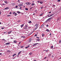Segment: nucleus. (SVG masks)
I'll return each instance as SVG.
<instances>
[{
	"instance_id": "nucleus-18",
	"label": "nucleus",
	"mask_w": 61,
	"mask_h": 61,
	"mask_svg": "<svg viewBox=\"0 0 61 61\" xmlns=\"http://www.w3.org/2000/svg\"><path fill=\"white\" fill-rule=\"evenodd\" d=\"M35 5V3H33L31 5L32 6L34 5Z\"/></svg>"
},
{
	"instance_id": "nucleus-52",
	"label": "nucleus",
	"mask_w": 61,
	"mask_h": 61,
	"mask_svg": "<svg viewBox=\"0 0 61 61\" xmlns=\"http://www.w3.org/2000/svg\"><path fill=\"white\" fill-rule=\"evenodd\" d=\"M47 16H49V15H47Z\"/></svg>"
},
{
	"instance_id": "nucleus-30",
	"label": "nucleus",
	"mask_w": 61,
	"mask_h": 61,
	"mask_svg": "<svg viewBox=\"0 0 61 61\" xmlns=\"http://www.w3.org/2000/svg\"><path fill=\"white\" fill-rule=\"evenodd\" d=\"M31 39H30L29 41V42H31Z\"/></svg>"
},
{
	"instance_id": "nucleus-51",
	"label": "nucleus",
	"mask_w": 61,
	"mask_h": 61,
	"mask_svg": "<svg viewBox=\"0 0 61 61\" xmlns=\"http://www.w3.org/2000/svg\"><path fill=\"white\" fill-rule=\"evenodd\" d=\"M35 15V13H34V14H33V15Z\"/></svg>"
},
{
	"instance_id": "nucleus-48",
	"label": "nucleus",
	"mask_w": 61,
	"mask_h": 61,
	"mask_svg": "<svg viewBox=\"0 0 61 61\" xmlns=\"http://www.w3.org/2000/svg\"><path fill=\"white\" fill-rule=\"evenodd\" d=\"M11 14H12V12H10V15H11Z\"/></svg>"
},
{
	"instance_id": "nucleus-14",
	"label": "nucleus",
	"mask_w": 61,
	"mask_h": 61,
	"mask_svg": "<svg viewBox=\"0 0 61 61\" xmlns=\"http://www.w3.org/2000/svg\"><path fill=\"white\" fill-rule=\"evenodd\" d=\"M15 14L14 15L15 16H16L17 15V13H15Z\"/></svg>"
},
{
	"instance_id": "nucleus-11",
	"label": "nucleus",
	"mask_w": 61,
	"mask_h": 61,
	"mask_svg": "<svg viewBox=\"0 0 61 61\" xmlns=\"http://www.w3.org/2000/svg\"><path fill=\"white\" fill-rule=\"evenodd\" d=\"M38 28V27H36V28L34 29V30H36Z\"/></svg>"
},
{
	"instance_id": "nucleus-42",
	"label": "nucleus",
	"mask_w": 61,
	"mask_h": 61,
	"mask_svg": "<svg viewBox=\"0 0 61 61\" xmlns=\"http://www.w3.org/2000/svg\"><path fill=\"white\" fill-rule=\"evenodd\" d=\"M47 57H45L44 58V59H46V58Z\"/></svg>"
},
{
	"instance_id": "nucleus-23",
	"label": "nucleus",
	"mask_w": 61,
	"mask_h": 61,
	"mask_svg": "<svg viewBox=\"0 0 61 61\" xmlns=\"http://www.w3.org/2000/svg\"><path fill=\"white\" fill-rule=\"evenodd\" d=\"M17 41H14V43H16Z\"/></svg>"
},
{
	"instance_id": "nucleus-6",
	"label": "nucleus",
	"mask_w": 61,
	"mask_h": 61,
	"mask_svg": "<svg viewBox=\"0 0 61 61\" xmlns=\"http://www.w3.org/2000/svg\"><path fill=\"white\" fill-rule=\"evenodd\" d=\"M23 3H22V4L19 5H19V6H22L23 5Z\"/></svg>"
},
{
	"instance_id": "nucleus-28",
	"label": "nucleus",
	"mask_w": 61,
	"mask_h": 61,
	"mask_svg": "<svg viewBox=\"0 0 61 61\" xmlns=\"http://www.w3.org/2000/svg\"><path fill=\"white\" fill-rule=\"evenodd\" d=\"M61 42V40H60L59 41V43H60Z\"/></svg>"
},
{
	"instance_id": "nucleus-38",
	"label": "nucleus",
	"mask_w": 61,
	"mask_h": 61,
	"mask_svg": "<svg viewBox=\"0 0 61 61\" xmlns=\"http://www.w3.org/2000/svg\"><path fill=\"white\" fill-rule=\"evenodd\" d=\"M42 15H43V14H40V16H42Z\"/></svg>"
},
{
	"instance_id": "nucleus-43",
	"label": "nucleus",
	"mask_w": 61,
	"mask_h": 61,
	"mask_svg": "<svg viewBox=\"0 0 61 61\" xmlns=\"http://www.w3.org/2000/svg\"><path fill=\"white\" fill-rule=\"evenodd\" d=\"M22 9V7H20V9Z\"/></svg>"
},
{
	"instance_id": "nucleus-64",
	"label": "nucleus",
	"mask_w": 61,
	"mask_h": 61,
	"mask_svg": "<svg viewBox=\"0 0 61 61\" xmlns=\"http://www.w3.org/2000/svg\"><path fill=\"white\" fill-rule=\"evenodd\" d=\"M18 56H19V55H17V57H18Z\"/></svg>"
},
{
	"instance_id": "nucleus-3",
	"label": "nucleus",
	"mask_w": 61,
	"mask_h": 61,
	"mask_svg": "<svg viewBox=\"0 0 61 61\" xmlns=\"http://www.w3.org/2000/svg\"><path fill=\"white\" fill-rule=\"evenodd\" d=\"M38 43H35L34 45H33V47L36 46L37 45H38Z\"/></svg>"
},
{
	"instance_id": "nucleus-9",
	"label": "nucleus",
	"mask_w": 61,
	"mask_h": 61,
	"mask_svg": "<svg viewBox=\"0 0 61 61\" xmlns=\"http://www.w3.org/2000/svg\"><path fill=\"white\" fill-rule=\"evenodd\" d=\"M9 8L8 7H7L6 8H5L4 9H5V10H7V9H9Z\"/></svg>"
},
{
	"instance_id": "nucleus-47",
	"label": "nucleus",
	"mask_w": 61,
	"mask_h": 61,
	"mask_svg": "<svg viewBox=\"0 0 61 61\" xmlns=\"http://www.w3.org/2000/svg\"><path fill=\"white\" fill-rule=\"evenodd\" d=\"M51 57H53L54 56H53V55H52V56H51Z\"/></svg>"
},
{
	"instance_id": "nucleus-29",
	"label": "nucleus",
	"mask_w": 61,
	"mask_h": 61,
	"mask_svg": "<svg viewBox=\"0 0 61 61\" xmlns=\"http://www.w3.org/2000/svg\"><path fill=\"white\" fill-rule=\"evenodd\" d=\"M39 37H38L37 36L36 37V38H37V39H39Z\"/></svg>"
},
{
	"instance_id": "nucleus-16",
	"label": "nucleus",
	"mask_w": 61,
	"mask_h": 61,
	"mask_svg": "<svg viewBox=\"0 0 61 61\" xmlns=\"http://www.w3.org/2000/svg\"><path fill=\"white\" fill-rule=\"evenodd\" d=\"M43 3V2L41 1L39 2V3H40V4H42Z\"/></svg>"
},
{
	"instance_id": "nucleus-1",
	"label": "nucleus",
	"mask_w": 61,
	"mask_h": 61,
	"mask_svg": "<svg viewBox=\"0 0 61 61\" xmlns=\"http://www.w3.org/2000/svg\"><path fill=\"white\" fill-rule=\"evenodd\" d=\"M28 26H27V25H26L25 26L24 28L25 29V30H27V29H28V28H27Z\"/></svg>"
},
{
	"instance_id": "nucleus-34",
	"label": "nucleus",
	"mask_w": 61,
	"mask_h": 61,
	"mask_svg": "<svg viewBox=\"0 0 61 61\" xmlns=\"http://www.w3.org/2000/svg\"><path fill=\"white\" fill-rule=\"evenodd\" d=\"M2 40L3 41H5V39H2Z\"/></svg>"
},
{
	"instance_id": "nucleus-7",
	"label": "nucleus",
	"mask_w": 61,
	"mask_h": 61,
	"mask_svg": "<svg viewBox=\"0 0 61 61\" xmlns=\"http://www.w3.org/2000/svg\"><path fill=\"white\" fill-rule=\"evenodd\" d=\"M23 52V51H20V52H19L18 53V55H19L20 54H21V52Z\"/></svg>"
},
{
	"instance_id": "nucleus-4",
	"label": "nucleus",
	"mask_w": 61,
	"mask_h": 61,
	"mask_svg": "<svg viewBox=\"0 0 61 61\" xmlns=\"http://www.w3.org/2000/svg\"><path fill=\"white\" fill-rule=\"evenodd\" d=\"M26 4L27 5H30L31 4V3L29 2H26Z\"/></svg>"
},
{
	"instance_id": "nucleus-54",
	"label": "nucleus",
	"mask_w": 61,
	"mask_h": 61,
	"mask_svg": "<svg viewBox=\"0 0 61 61\" xmlns=\"http://www.w3.org/2000/svg\"><path fill=\"white\" fill-rule=\"evenodd\" d=\"M2 5H5V4L4 3L2 4Z\"/></svg>"
},
{
	"instance_id": "nucleus-36",
	"label": "nucleus",
	"mask_w": 61,
	"mask_h": 61,
	"mask_svg": "<svg viewBox=\"0 0 61 61\" xmlns=\"http://www.w3.org/2000/svg\"><path fill=\"white\" fill-rule=\"evenodd\" d=\"M15 12H14L13 13V14H15Z\"/></svg>"
},
{
	"instance_id": "nucleus-24",
	"label": "nucleus",
	"mask_w": 61,
	"mask_h": 61,
	"mask_svg": "<svg viewBox=\"0 0 61 61\" xmlns=\"http://www.w3.org/2000/svg\"><path fill=\"white\" fill-rule=\"evenodd\" d=\"M37 25H38V24H36L35 25V26H36V27H37Z\"/></svg>"
},
{
	"instance_id": "nucleus-5",
	"label": "nucleus",
	"mask_w": 61,
	"mask_h": 61,
	"mask_svg": "<svg viewBox=\"0 0 61 61\" xmlns=\"http://www.w3.org/2000/svg\"><path fill=\"white\" fill-rule=\"evenodd\" d=\"M44 25H45V24H43L41 26V28H42V27H44Z\"/></svg>"
},
{
	"instance_id": "nucleus-26",
	"label": "nucleus",
	"mask_w": 61,
	"mask_h": 61,
	"mask_svg": "<svg viewBox=\"0 0 61 61\" xmlns=\"http://www.w3.org/2000/svg\"><path fill=\"white\" fill-rule=\"evenodd\" d=\"M51 48H53V46H51Z\"/></svg>"
},
{
	"instance_id": "nucleus-59",
	"label": "nucleus",
	"mask_w": 61,
	"mask_h": 61,
	"mask_svg": "<svg viewBox=\"0 0 61 61\" xmlns=\"http://www.w3.org/2000/svg\"><path fill=\"white\" fill-rule=\"evenodd\" d=\"M53 6H55V5H53Z\"/></svg>"
},
{
	"instance_id": "nucleus-56",
	"label": "nucleus",
	"mask_w": 61,
	"mask_h": 61,
	"mask_svg": "<svg viewBox=\"0 0 61 61\" xmlns=\"http://www.w3.org/2000/svg\"><path fill=\"white\" fill-rule=\"evenodd\" d=\"M15 57H14L13 58V59H15Z\"/></svg>"
},
{
	"instance_id": "nucleus-45",
	"label": "nucleus",
	"mask_w": 61,
	"mask_h": 61,
	"mask_svg": "<svg viewBox=\"0 0 61 61\" xmlns=\"http://www.w3.org/2000/svg\"><path fill=\"white\" fill-rule=\"evenodd\" d=\"M46 27H48V25H46Z\"/></svg>"
},
{
	"instance_id": "nucleus-21",
	"label": "nucleus",
	"mask_w": 61,
	"mask_h": 61,
	"mask_svg": "<svg viewBox=\"0 0 61 61\" xmlns=\"http://www.w3.org/2000/svg\"><path fill=\"white\" fill-rule=\"evenodd\" d=\"M45 36V34H42V36L43 37Z\"/></svg>"
},
{
	"instance_id": "nucleus-49",
	"label": "nucleus",
	"mask_w": 61,
	"mask_h": 61,
	"mask_svg": "<svg viewBox=\"0 0 61 61\" xmlns=\"http://www.w3.org/2000/svg\"><path fill=\"white\" fill-rule=\"evenodd\" d=\"M50 16H51V15H50L49 16H48V17H50Z\"/></svg>"
},
{
	"instance_id": "nucleus-63",
	"label": "nucleus",
	"mask_w": 61,
	"mask_h": 61,
	"mask_svg": "<svg viewBox=\"0 0 61 61\" xmlns=\"http://www.w3.org/2000/svg\"><path fill=\"white\" fill-rule=\"evenodd\" d=\"M1 12H0V15H1Z\"/></svg>"
},
{
	"instance_id": "nucleus-50",
	"label": "nucleus",
	"mask_w": 61,
	"mask_h": 61,
	"mask_svg": "<svg viewBox=\"0 0 61 61\" xmlns=\"http://www.w3.org/2000/svg\"><path fill=\"white\" fill-rule=\"evenodd\" d=\"M51 13V12L50 11L49 12V13L50 14V13Z\"/></svg>"
},
{
	"instance_id": "nucleus-57",
	"label": "nucleus",
	"mask_w": 61,
	"mask_h": 61,
	"mask_svg": "<svg viewBox=\"0 0 61 61\" xmlns=\"http://www.w3.org/2000/svg\"><path fill=\"white\" fill-rule=\"evenodd\" d=\"M20 43H21V42H19V44H20Z\"/></svg>"
},
{
	"instance_id": "nucleus-37",
	"label": "nucleus",
	"mask_w": 61,
	"mask_h": 61,
	"mask_svg": "<svg viewBox=\"0 0 61 61\" xmlns=\"http://www.w3.org/2000/svg\"><path fill=\"white\" fill-rule=\"evenodd\" d=\"M22 37H23V38H25V36H22Z\"/></svg>"
},
{
	"instance_id": "nucleus-10",
	"label": "nucleus",
	"mask_w": 61,
	"mask_h": 61,
	"mask_svg": "<svg viewBox=\"0 0 61 61\" xmlns=\"http://www.w3.org/2000/svg\"><path fill=\"white\" fill-rule=\"evenodd\" d=\"M11 32H12V31H10L8 32V33L9 34H10Z\"/></svg>"
},
{
	"instance_id": "nucleus-15",
	"label": "nucleus",
	"mask_w": 61,
	"mask_h": 61,
	"mask_svg": "<svg viewBox=\"0 0 61 61\" xmlns=\"http://www.w3.org/2000/svg\"><path fill=\"white\" fill-rule=\"evenodd\" d=\"M46 31H47V32H50V30H49L48 29H47L46 30Z\"/></svg>"
},
{
	"instance_id": "nucleus-32",
	"label": "nucleus",
	"mask_w": 61,
	"mask_h": 61,
	"mask_svg": "<svg viewBox=\"0 0 61 61\" xmlns=\"http://www.w3.org/2000/svg\"><path fill=\"white\" fill-rule=\"evenodd\" d=\"M32 53H29V54L30 55H32Z\"/></svg>"
},
{
	"instance_id": "nucleus-60",
	"label": "nucleus",
	"mask_w": 61,
	"mask_h": 61,
	"mask_svg": "<svg viewBox=\"0 0 61 61\" xmlns=\"http://www.w3.org/2000/svg\"><path fill=\"white\" fill-rule=\"evenodd\" d=\"M36 61V60H34L33 61Z\"/></svg>"
},
{
	"instance_id": "nucleus-61",
	"label": "nucleus",
	"mask_w": 61,
	"mask_h": 61,
	"mask_svg": "<svg viewBox=\"0 0 61 61\" xmlns=\"http://www.w3.org/2000/svg\"><path fill=\"white\" fill-rule=\"evenodd\" d=\"M4 33L5 34V33H6V32H4Z\"/></svg>"
},
{
	"instance_id": "nucleus-35",
	"label": "nucleus",
	"mask_w": 61,
	"mask_h": 61,
	"mask_svg": "<svg viewBox=\"0 0 61 61\" xmlns=\"http://www.w3.org/2000/svg\"><path fill=\"white\" fill-rule=\"evenodd\" d=\"M34 36H37V34H35V35Z\"/></svg>"
},
{
	"instance_id": "nucleus-39",
	"label": "nucleus",
	"mask_w": 61,
	"mask_h": 61,
	"mask_svg": "<svg viewBox=\"0 0 61 61\" xmlns=\"http://www.w3.org/2000/svg\"><path fill=\"white\" fill-rule=\"evenodd\" d=\"M15 7H16V8H17L18 7V6H16Z\"/></svg>"
},
{
	"instance_id": "nucleus-44",
	"label": "nucleus",
	"mask_w": 61,
	"mask_h": 61,
	"mask_svg": "<svg viewBox=\"0 0 61 61\" xmlns=\"http://www.w3.org/2000/svg\"><path fill=\"white\" fill-rule=\"evenodd\" d=\"M57 1L58 2H60V0H58Z\"/></svg>"
},
{
	"instance_id": "nucleus-33",
	"label": "nucleus",
	"mask_w": 61,
	"mask_h": 61,
	"mask_svg": "<svg viewBox=\"0 0 61 61\" xmlns=\"http://www.w3.org/2000/svg\"><path fill=\"white\" fill-rule=\"evenodd\" d=\"M11 16V15H7V16L8 17H9V16Z\"/></svg>"
},
{
	"instance_id": "nucleus-12",
	"label": "nucleus",
	"mask_w": 61,
	"mask_h": 61,
	"mask_svg": "<svg viewBox=\"0 0 61 61\" xmlns=\"http://www.w3.org/2000/svg\"><path fill=\"white\" fill-rule=\"evenodd\" d=\"M28 46H27V47H25V48H28V47H29V46H30V45H28Z\"/></svg>"
},
{
	"instance_id": "nucleus-8",
	"label": "nucleus",
	"mask_w": 61,
	"mask_h": 61,
	"mask_svg": "<svg viewBox=\"0 0 61 61\" xmlns=\"http://www.w3.org/2000/svg\"><path fill=\"white\" fill-rule=\"evenodd\" d=\"M24 25V24H23L22 25H21L20 26H21V28H22L23 27V26Z\"/></svg>"
},
{
	"instance_id": "nucleus-19",
	"label": "nucleus",
	"mask_w": 61,
	"mask_h": 61,
	"mask_svg": "<svg viewBox=\"0 0 61 61\" xmlns=\"http://www.w3.org/2000/svg\"><path fill=\"white\" fill-rule=\"evenodd\" d=\"M15 55H16V54H13V55L12 56H13V57H14V56H15Z\"/></svg>"
},
{
	"instance_id": "nucleus-58",
	"label": "nucleus",
	"mask_w": 61,
	"mask_h": 61,
	"mask_svg": "<svg viewBox=\"0 0 61 61\" xmlns=\"http://www.w3.org/2000/svg\"><path fill=\"white\" fill-rule=\"evenodd\" d=\"M51 15H52H52H54V14H51Z\"/></svg>"
},
{
	"instance_id": "nucleus-53",
	"label": "nucleus",
	"mask_w": 61,
	"mask_h": 61,
	"mask_svg": "<svg viewBox=\"0 0 61 61\" xmlns=\"http://www.w3.org/2000/svg\"><path fill=\"white\" fill-rule=\"evenodd\" d=\"M32 8H33V7H31V8H30V9H32Z\"/></svg>"
},
{
	"instance_id": "nucleus-25",
	"label": "nucleus",
	"mask_w": 61,
	"mask_h": 61,
	"mask_svg": "<svg viewBox=\"0 0 61 61\" xmlns=\"http://www.w3.org/2000/svg\"><path fill=\"white\" fill-rule=\"evenodd\" d=\"M28 23H32V22L31 21H30L28 22Z\"/></svg>"
},
{
	"instance_id": "nucleus-62",
	"label": "nucleus",
	"mask_w": 61,
	"mask_h": 61,
	"mask_svg": "<svg viewBox=\"0 0 61 61\" xmlns=\"http://www.w3.org/2000/svg\"><path fill=\"white\" fill-rule=\"evenodd\" d=\"M46 51V52H48V51L47 50Z\"/></svg>"
},
{
	"instance_id": "nucleus-17",
	"label": "nucleus",
	"mask_w": 61,
	"mask_h": 61,
	"mask_svg": "<svg viewBox=\"0 0 61 61\" xmlns=\"http://www.w3.org/2000/svg\"><path fill=\"white\" fill-rule=\"evenodd\" d=\"M10 44V43L9 42L7 43L6 44V45H9Z\"/></svg>"
},
{
	"instance_id": "nucleus-41",
	"label": "nucleus",
	"mask_w": 61,
	"mask_h": 61,
	"mask_svg": "<svg viewBox=\"0 0 61 61\" xmlns=\"http://www.w3.org/2000/svg\"><path fill=\"white\" fill-rule=\"evenodd\" d=\"M5 28V27H4V28L3 27H2V29H4Z\"/></svg>"
},
{
	"instance_id": "nucleus-40",
	"label": "nucleus",
	"mask_w": 61,
	"mask_h": 61,
	"mask_svg": "<svg viewBox=\"0 0 61 61\" xmlns=\"http://www.w3.org/2000/svg\"><path fill=\"white\" fill-rule=\"evenodd\" d=\"M43 7H42L41 8V9H43Z\"/></svg>"
},
{
	"instance_id": "nucleus-31",
	"label": "nucleus",
	"mask_w": 61,
	"mask_h": 61,
	"mask_svg": "<svg viewBox=\"0 0 61 61\" xmlns=\"http://www.w3.org/2000/svg\"><path fill=\"white\" fill-rule=\"evenodd\" d=\"M21 48H22L24 47V46H20Z\"/></svg>"
},
{
	"instance_id": "nucleus-2",
	"label": "nucleus",
	"mask_w": 61,
	"mask_h": 61,
	"mask_svg": "<svg viewBox=\"0 0 61 61\" xmlns=\"http://www.w3.org/2000/svg\"><path fill=\"white\" fill-rule=\"evenodd\" d=\"M53 18L52 17H51L49 18L48 19H47L46 21V22H48L49 20H50L51 19H52Z\"/></svg>"
},
{
	"instance_id": "nucleus-46",
	"label": "nucleus",
	"mask_w": 61,
	"mask_h": 61,
	"mask_svg": "<svg viewBox=\"0 0 61 61\" xmlns=\"http://www.w3.org/2000/svg\"><path fill=\"white\" fill-rule=\"evenodd\" d=\"M49 56H51V54H50V55H49Z\"/></svg>"
},
{
	"instance_id": "nucleus-55",
	"label": "nucleus",
	"mask_w": 61,
	"mask_h": 61,
	"mask_svg": "<svg viewBox=\"0 0 61 61\" xmlns=\"http://www.w3.org/2000/svg\"><path fill=\"white\" fill-rule=\"evenodd\" d=\"M2 55V53H0V56H1Z\"/></svg>"
},
{
	"instance_id": "nucleus-13",
	"label": "nucleus",
	"mask_w": 61,
	"mask_h": 61,
	"mask_svg": "<svg viewBox=\"0 0 61 61\" xmlns=\"http://www.w3.org/2000/svg\"><path fill=\"white\" fill-rule=\"evenodd\" d=\"M40 39H37L36 40V41H40Z\"/></svg>"
},
{
	"instance_id": "nucleus-22",
	"label": "nucleus",
	"mask_w": 61,
	"mask_h": 61,
	"mask_svg": "<svg viewBox=\"0 0 61 61\" xmlns=\"http://www.w3.org/2000/svg\"><path fill=\"white\" fill-rule=\"evenodd\" d=\"M5 3V4H7V1H4Z\"/></svg>"
},
{
	"instance_id": "nucleus-27",
	"label": "nucleus",
	"mask_w": 61,
	"mask_h": 61,
	"mask_svg": "<svg viewBox=\"0 0 61 61\" xmlns=\"http://www.w3.org/2000/svg\"><path fill=\"white\" fill-rule=\"evenodd\" d=\"M17 13H21V12H20L19 11H18L17 12Z\"/></svg>"
},
{
	"instance_id": "nucleus-20",
	"label": "nucleus",
	"mask_w": 61,
	"mask_h": 61,
	"mask_svg": "<svg viewBox=\"0 0 61 61\" xmlns=\"http://www.w3.org/2000/svg\"><path fill=\"white\" fill-rule=\"evenodd\" d=\"M25 10H28V8H25Z\"/></svg>"
}]
</instances>
